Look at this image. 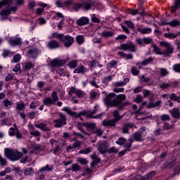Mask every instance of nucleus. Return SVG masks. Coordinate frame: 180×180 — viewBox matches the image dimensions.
Segmentation results:
<instances>
[{
  "instance_id": "f257e3e1",
  "label": "nucleus",
  "mask_w": 180,
  "mask_h": 180,
  "mask_svg": "<svg viewBox=\"0 0 180 180\" xmlns=\"http://www.w3.org/2000/svg\"><path fill=\"white\" fill-rule=\"evenodd\" d=\"M98 109L99 108L98 107V105H96L94 106L93 110L83 111L79 113L71 110L69 107H64L63 108V110H64V112H66V113H68V115H70V116H71L72 117H75V119H77V117H79L80 120H84L82 117H81V116H86V117H89V119H101L102 116H103V113L94 116V115L96 114V112H98Z\"/></svg>"
},
{
  "instance_id": "f03ea898",
  "label": "nucleus",
  "mask_w": 180,
  "mask_h": 180,
  "mask_svg": "<svg viewBox=\"0 0 180 180\" xmlns=\"http://www.w3.org/2000/svg\"><path fill=\"white\" fill-rule=\"evenodd\" d=\"M123 101H126V95L120 94L116 96L115 93L106 94L103 98V102L108 108H117V105Z\"/></svg>"
},
{
  "instance_id": "7ed1b4c3",
  "label": "nucleus",
  "mask_w": 180,
  "mask_h": 180,
  "mask_svg": "<svg viewBox=\"0 0 180 180\" xmlns=\"http://www.w3.org/2000/svg\"><path fill=\"white\" fill-rule=\"evenodd\" d=\"M4 154L11 161H18L20 160L22 157H23V153L22 152H19L17 150H13L11 148H6L4 150Z\"/></svg>"
},
{
  "instance_id": "20e7f679",
  "label": "nucleus",
  "mask_w": 180,
  "mask_h": 180,
  "mask_svg": "<svg viewBox=\"0 0 180 180\" xmlns=\"http://www.w3.org/2000/svg\"><path fill=\"white\" fill-rule=\"evenodd\" d=\"M160 47H165L166 50L163 52V56L165 57H169L170 54L174 53V46L168 41H159Z\"/></svg>"
},
{
  "instance_id": "39448f33",
  "label": "nucleus",
  "mask_w": 180,
  "mask_h": 180,
  "mask_svg": "<svg viewBox=\"0 0 180 180\" xmlns=\"http://www.w3.org/2000/svg\"><path fill=\"white\" fill-rule=\"evenodd\" d=\"M59 41L63 44V45L65 47V49H69L71 47L72 44H74V37L62 34V36L60 38Z\"/></svg>"
},
{
  "instance_id": "423d86ee",
  "label": "nucleus",
  "mask_w": 180,
  "mask_h": 180,
  "mask_svg": "<svg viewBox=\"0 0 180 180\" xmlns=\"http://www.w3.org/2000/svg\"><path fill=\"white\" fill-rule=\"evenodd\" d=\"M51 96V98L48 97L43 101V103L46 106H51V105H56V102L58 101L57 91H53Z\"/></svg>"
},
{
  "instance_id": "0eeeda50",
  "label": "nucleus",
  "mask_w": 180,
  "mask_h": 180,
  "mask_svg": "<svg viewBox=\"0 0 180 180\" xmlns=\"http://www.w3.org/2000/svg\"><path fill=\"white\" fill-rule=\"evenodd\" d=\"M59 119H56L53 120L54 127L60 129L63 127V126H65L67 124V117L64 115L62 112H59Z\"/></svg>"
},
{
  "instance_id": "6e6552de",
  "label": "nucleus",
  "mask_w": 180,
  "mask_h": 180,
  "mask_svg": "<svg viewBox=\"0 0 180 180\" xmlns=\"http://www.w3.org/2000/svg\"><path fill=\"white\" fill-rule=\"evenodd\" d=\"M118 50H123L124 51H131V53H136L137 51V46H136L133 42L129 41L128 44H122L118 46Z\"/></svg>"
},
{
  "instance_id": "1a4fd4ad",
  "label": "nucleus",
  "mask_w": 180,
  "mask_h": 180,
  "mask_svg": "<svg viewBox=\"0 0 180 180\" xmlns=\"http://www.w3.org/2000/svg\"><path fill=\"white\" fill-rule=\"evenodd\" d=\"M146 127H142L138 132H136L133 134V139L135 141H143L144 139L143 137H146L147 136V132H146Z\"/></svg>"
},
{
  "instance_id": "9d476101",
  "label": "nucleus",
  "mask_w": 180,
  "mask_h": 180,
  "mask_svg": "<svg viewBox=\"0 0 180 180\" xmlns=\"http://www.w3.org/2000/svg\"><path fill=\"white\" fill-rule=\"evenodd\" d=\"M75 94L77 98H84L85 96V92L81 89H78L74 86H71L68 91V95L72 96Z\"/></svg>"
},
{
  "instance_id": "9b49d317",
  "label": "nucleus",
  "mask_w": 180,
  "mask_h": 180,
  "mask_svg": "<svg viewBox=\"0 0 180 180\" xmlns=\"http://www.w3.org/2000/svg\"><path fill=\"white\" fill-rule=\"evenodd\" d=\"M96 2L94 1H86L82 3V9L84 11H89V9H92V6H96Z\"/></svg>"
},
{
  "instance_id": "f8f14e48",
  "label": "nucleus",
  "mask_w": 180,
  "mask_h": 180,
  "mask_svg": "<svg viewBox=\"0 0 180 180\" xmlns=\"http://www.w3.org/2000/svg\"><path fill=\"white\" fill-rule=\"evenodd\" d=\"M67 60L65 59L60 60V59H53L50 61V67H63L65 65Z\"/></svg>"
},
{
  "instance_id": "ddd939ff",
  "label": "nucleus",
  "mask_w": 180,
  "mask_h": 180,
  "mask_svg": "<svg viewBox=\"0 0 180 180\" xmlns=\"http://www.w3.org/2000/svg\"><path fill=\"white\" fill-rule=\"evenodd\" d=\"M80 124L84 127H86L87 131H89L90 133H94L95 129H96V123L95 122H82Z\"/></svg>"
},
{
  "instance_id": "4468645a",
  "label": "nucleus",
  "mask_w": 180,
  "mask_h": 180,
  "mask_svg": "<svg viewBox=\"0 0 180 180\" xmlns=\"http://www.w3.org/2000/svg\"><path fill=\"white\" fill-rule=\"evenodd\" d=\"M136 44L139 46H146V44H150L153 42V38L151 37H144L143 39L138 38L136 39Z\"/></svg>"
},
{
  "instance_id": "2eb2a0df",
  "label": "nucleus",
  "mask_w": 180,
  "mask_h": 180,
  "mask_svg": "<svg viewBox=\"0 0 180 180\" xmlns=\"http://www.w3.org/2000/svg\"><path fill=\"white\" fill-rule=\"evenodd\" d=\"M46 47L50 50H56L61 47V44L57 40L52 39L48 42Z\"/></svg>"
},
{
  "instance_id": "dca6fc26",
  "label": "nucleus",
  "mask_w": 180,
  "mask_h": 180,
  "mask_svg": "<svg viewBox=\"0 0 180 180\" xmlns=\"http://www.w3.org/2000/svg\"><path fill=\"white\" fill-rule=\"evenodd\" d=\"M117 122L114 120H104L102 122V126H104V127H108L110 129H112V127H116V124Z\"/></svg>"
},
{
  "instance_id": "f3484780",
  "label": "nucleus",
  "mask_w": 180,
  "mask_h": 180,
  "mask_svg": "<svg viewBox=\"0 0 180 180\" xmlns=\"http://www.w3.org/2000/svg\"><path fill=\"white\" fill-rule=\"evenodd\" d=\"M108 142L104 141L99 143L98 150L101 154H106L108 153Z\"/></svg>"
},
{
  "instance_id": "a211bd4d",
  "label": "nucleus",
  "mask_w": 180,
  "mask_h": 180,
  "mask_svg": "<svg viewBox=\"0 0 180 180\" xmlns=\"http://www.w3.org/2000/svg\"><path fill=\"white\" fill-rule=\"evenodd\" d=\"M8 43L12 47H15V46H22V39L20 37L11 39H9Z\"/></svg>"
},
{
  "instance_id": "6ab92c4d",
  "label": "nucleus",
  "mask_w": 180,
  "mask_h": 180,
  "mask_svg": "<svg viewBox=\"0 0 180 180\" xmlns=\"http://www.w3.org/2000/svg\"><path fill=\"white\" fill-rule=\"evenodd\" d=\"M170 115H172V117L174 119L179 120L180 118V110L179 108H174L169 111Z\"/></svg>"
},
{
  "instance_id": "aec40b11",
  "label": "nucleus",
  "mask_w": 180,
  "mask_h": 180,
  "mask_svg": "<svg viewBox=\"0 0 180 180\" xmlns=\"http://www.w3.org/2000/svg\"><path fill=\"white\" fill-rule=\"evenodd\" d=\"M2 105L4 106L5 109H11L13 106V101L6 98L2 101Z\"/></svg>"
},
{
  "instance_id": "412c9836",
  "label": "nucleus",
  "mask_w": 180,
  "mask_h": 180,
  "mask_svg": "<svg viewBox=\"0 0 180 180\" xmlns=\"http://www.w3.org/2000/svg\"><path fill=\"white\" fill-rule=\"evenodd\" d=\"M35 127H37V129H40V130H42V131H51V129L47 126V124L45 123H39V124H35Z\"/></svg>"
},
{
  "instance_id": "4be33fe9",
  "label": "nucleus",
  "mask_w": 180,
  "mask_h": 180,
  "mask_svg": "<svg viewBox=\"0 0 180 180\" xmlns=\"http://www.w3.org/2000/svg\"><path fill=\"white\" fill-rule=\"evenodd\" d=\"M27 54L32 58H36L39 56V49L36 48H32L28 50Z\"/></svg>"
},
{
  "instance_id": "5701e85b",
  "label": "nucleus",
  "mask_w": 180,
  "mask_h": 180,
  "mask_svg": "<svg viewBox=\"0 0 180 180\" xmlns=\"http://www.w3.org/2000/svg\"><path fill=\"white\" fill-rule=\"evenodd\" d=\"M9 15H11V11H9L8 9H3L1 12H0V16H1V20H8V16H9Z\"/></svg>"
},
{
  "instance_id": "b1692460",
  "label": "nucleus",
  "mask_w": 180,
  "mask_h": 180,
  "mask_svg": "<svg viewBox=\"0 0 180 180\" xmlns=\"http://www.w3.org/2000/svg\"><path fill=\"white\" fill-rule=\"evenodd\" d=\"M133 127H134V124L133 123L124 124L122 127V133H124V134L129 133V129H133Z\"/></svg>"
},
{
  "instance_id": "393cba45",
  "label": "nucleus",
  "mask_w": 180,
  "mask_h": 180,
  "mask_svg": "<svg viewBox=\"0 0 180 180\" xmlns=\"http://www.w3.org/2000/svg\"><path fill=\"white\" fill-rule=\"evenodd\" d=\"M84 72H88V68L83 65L77 67L74 70V74H84Z\"/></svg>"
},
{
  "instance_id": "a878e982",
  "label": "nucleus",
  "mask_w": 180,
  "mask_h": 180,
  "mask_svg": "<svg viewBox=\"0 0 180 180\" xmlns=\"http://www.w3.org/2000/svg\"><path fill=\"white\" fill-rule=\"evenodd\" d=\"M89 22V19H88V18L82 17L77 20L76 23L78 26H84V25L88 24Z\"/></svg>"
},
{
  "instance_id": "bb28decb",
  "label": "nucleus",
  "mask_w": 180,
  "mask_h": 180,
  "mask_svg": "<svg viewBox=\"0 0 180 180\" xmlns=\"http://www.w3.org/2000/svg\"><path fill=\"white\" fill-rule=\"evenodd\" d=\"M129 13L133 15L139 14L143 16V15H144V8L140 7L138 10L129 9Z\"/></svg>"
},
{
  "instance_id": "cd10ccee",
  "label": "nucleus",
  "mask_w": 180,
  "mask_h": 180,
  "mask_svg": "<svg viewBox=\"0 0 180 180\" xmlns=\"http://www.w3.org/2000/svg\"><path fill=\"white\" fill-rule=\"evenodd\" d=\"M112 116L114 117V120L117 123L119 122L121 119H123V115H120L119 113V110H115L112 112Z\"/></svg>"
},
{
  "instance_id": "c85d7f7f",
  "label": "nucleus",
  "mask_w": 180,
  "mask_h": 180,
  "mask_svg": "<svg viewBox=\"0 0 180 180\" xmlns=\"http://www.w3.org/2000/svg\"><path fill=\"white\" fill-rule=\"evenodd\" d=\"M180 7V0H176L174 2V5L171 6V12L172 13H175L176 10L179 9Z\"/></svg>"
},
{
  "instance_id": "c756f323",
  "label": "nucleus",
  "mask_w": 180,
  "mask_h": 180,
  "mask_svg": "<svg viewBox=\"0 0 180 180\" xmlns=\"http://www.w3.org/2000/svg\"><path fill=\"white\" fill-rule=\"evenodd\" d=\"M15 109L19 112H20V110H25V109H26V104H25L23 101H20V102L16 103Z\"/></svg>"
},
{
  "instance_id": "7c9ffc66",
  "label": "nucleus",
  "mask_w": 180,
  "mask_h": 180,
  "mask_svg": "<svg viewBox=\"0 0 180 180\" xmlns=\"http://www.w3.org/2000/svg\"><path fill=\"white\" fill-rule=\"evenodd\" d=\"M178 36H180V32H178L176 34H174V33H171V32L164 34V37H165L166 39H176L178 37Z\"/></svg>"
},
{
  "instance_id": "2f4dec72",
  "label": "nucleus",
  "mask_w": 180,
  "mask_h": 180,
  "mask_svg": "<svg viewBox=\"0 0 180 180\" xmlns=\"http://www.w3.org/2000/svg\"><path fill=\"white\" fill-rule=\"evenodd\" d=\"M137 30L142 34H148L151 33V32H153V30H151V28L139 27V28H137Z\"/></svg>"
},
{
  "instance_id": "473e14b6",
  "label": "nucleus",
  "mask_w": 180,
  "mask_h": 180,
  "mask_svg": "<svg viewBox=\"0 0 180 180\" xmlns=\"http://www.w3.org/2000/svg\"><path fill=\"white\" fill-rule=\"evenodd\" d=\"M153 51L159 56H164V52L161 51V48L158 47L155 44L153 45Z\"/></svg>"
},
{
  "instance_id": "72a5a7b5",
  "label": "nucleus",
  "mask_w": 180,
  "mask_h": 180,
  "mask_svg": "<svg viewBox=\"0 0 180 180\" xmlns=\"http://www.w3.org/2000/svg\"><path fill=\"white\" fill-rule=\"evenodd\" d=\"M127 141L128 142L124 143V147L126 151H131L130 148H131V144H133V139H129Z\"/></svg>"
},
{
  "instance_id": "f704fd0d",
  "label": "nucleus",
  "mask_w": 180,
  "mask_h": 180,
  "mask_svg": "<svg viewBox=\"0 0 180 180\" xmlns=\"http://www.w3.org/2000/svg\"><path fill=\"white\" fill-rule=\"evenodd\" d=\"M115 34V31H103L101 33L102 37H112Z\"/></svg>"
},
{
  "instance_id": "c9c22d12",
  "label": "nucleus",
  "mask_w": 180,
  "mask_h": 180,
  "mask_svg": "<svg viewBox=\"0 0 180 180\" xmlns=\"http://www.w3.org/2000/svg\"><path fill=\"white\" fill-rule=\"evenodd\" d=\"M128 105H131V103H130L129 101H125L123 103L121 102L117 105V107L119 110H123V109H124V106H128Z\"/></svg>"
},
{
  "instance_id": "e433bc0d",
  "label": "nucleus",
  "mask_w": 180,
  "mask_h": 180,
  "mask_svg": "<svg viewBox=\"0 0 180 180\" xmlns=\"http://www.w3.org/2000/svg\"><path fill=\"white\" fill-rule=\"evenodd\" d=\"M169 26H171L172 27H176V26H180V21L177 19H174L169 22Z\"/></svg>"
},
{
  "instance_id": "4c0bfd02",
  "label": "nucleus",
  "mask_w": 180,
  "mask_h": 180,
  "mask_svg": "<svg viewBox=\"0 0 180 180\" xmlns=\"http://www.w3.org/2000/svg\"><path fill=\"white\" fill-rule=\"evenodd\" d=\"M72 9H74L75 12H78L79 10L82 9V3H73Z\"/></svg>"
},
{
  "instance_id": "58836bf2",
  "label": "nucleus",
  "mask_w": 180,
  "mask_h": 180,
  "mask_svg": "<svg viewBox=\"0 0 180 180\" xmlns=\"http://www.w3.org/2000/svg\"><path fill=\"white\" fill-rule=\"evenodd\" d=\"M82 122L78 123L77 124V129L78 130H79V131H81V133H82L83 134H84L85 136H91V134L87 133L86 131H85V129H84V127H82V124H81Z\"/></svg>"
},
{
  "instance_id": "ea45409f",
  "label": "nucleus",
  "mask_w": 180,
  "mask_h": 180,
  "mask_svg": "<svg viewBox=\"0 0 180 180\" xmlns=\"http://www.w3.org/2000/svg\"><path fill=\"white\" fill-rule=\"evenodd\" d=\"M176 164V161L173 160L170 162L164 163L165 168H174Z\"/></svg>"
},
{
  "instance_id": "a19ab883",
  "label": "nucleus",
  "mask_w": 180,
  "mask_h": 180,
  "mask_svg": "<svg viewBox=\"0 0 180 180\" xmlns=\"http://www.w3.org/2000/svg\"><path fill=\"white\" fill-rule=\"evenodd\" d=\"M155 171H151L146 175L143 176V179L148 180L150 179V178H153V176H155Z\"/></svg>"
},
{
  "instance_id": "79ce46f5",
  "label": "nucleus",
  "mask_w": 180,
  "mask_h": 180,
  "mask_svg": "<svg viewBox=\"0 0 180 180\" xmlns=\"http://www.w3.org/2000/svg\"><path fill=\"white\" fill-rule=\"evenodd\" d=\"M174 127H175V124H169L168 122H165L163 124V129H165V130H171V129H174Z\"/></svg>"
},
{
  "instance_id": "37998d69",
  "label": "nucleus",
  "mask_w": 180,
  "mask_h": 180,
  "mask_svg": "<svg viewBox=\"0 0 180 180\" xmlns=\"http://www.w3.org/2000/svg\"><path fill=\"white\" fill-rule=\"evenodd\" d=\"M170 101H174L176 102H178V103H180V96H177L175 93H172L170 96Z\"/></svg>"
},
{
  "instance_id": "c03bdc74",
  "label": "nucleus",
  "mask_w": 180,
  "mask_h": 180,
  "mask_svg": "<svg viewBox=\"0 0 180 180\" xmlns=\"http://www.w3.org/2000/svg\"><path fill=\"white\" fill-rule=\"evenodd\" d=\"M12 2H13V0H2L0 1V9L2 8V6H4V5H12Z\"/></svg>"
},
{
  "instance_id": "a18cd8bd",
  "label": "nucleus",
  "mask_w": 180,
  "mask_h": 180,
  "mask_svg": "<svg viewBox=\"0 0 180 180\" xmlns=\"http://www.w3.org/2000/svg\"><path fill=\"white\" fill-rule=\"evenodd\" d=\"M76 41L77 44H82L85 41V38L83 35H77L76 37Z\"/></svg>"
},
{
  "instance_id": "49530a36",
  "label": "nucleus",
  "mask_w": 180,
  "mask_h": 180,
  "mask_svg": "<svg viewBox=\"0 0 180 180\" xmlns=\"http://www.w3.org/2000/svg\"><path fill=\"white\" fill-rule=\"evenodd\" d=\"M153 57H150L148 59H144L141 64V65H148V64L153 63Z\"/></svg>"
},
{
  "instance_id": "de8ad7c7",
  "label": "nucleus",
  "mask_w": 180,
  "mask_h": 180,
  "mask_svg": "<svg viewBox=\"0 0 180 180\" xmlns=\"http://www.w3.org/2000/svg\"><path fill=\"white\" fill-rule=\"evenodd\" d=\"M72 172H77V171H81L82 168L81 167L80 165H78V164H73L72 165V168H71Z\"/></svg>"
},
{
  "instance_id": "09e8293b",
  "label": "nucleus",
  "mask_w": 180,
  "mask_h": 180,
  "mask_svg": "<svg viewBox=\"0 0 180 180\" xmlns=\"http://www.w3.org/2000/svg\"><path fill=\"white\" fill-rule=\"evenodd\" d=\"M24 175H26L27 176H32V175H33V168L29 167L26 169L24 172Z\"/></svg>"
},
{
  "instance_id": "8fccbe9b",
  "label": "nucleus",
  "mask_w": 180,
  "mask_h": 180,
  "mask_svg": "<svg viewBox=\"0 0 180 180\" xmlns=\"http://www.w3.org/2000/svg\"><path fill=\"white\" fill-rule=\"evenodd\" d=\"M77 64H78V60H74L69 63L68 66L70 67V68H77V67L78 66Z\"/></svg>"
},
{
  "instance_id": "3c124183",
  "label": "nucleus",
  "mask_w": 180,
  "mask_h": 180,
  "mask_svg": "<svg viewBox=\"0 0 180 180\" xmlns=\"http://www.w3.org/2000/svg\"><path fill=\"white\" fill-rule=\"evenodd\" d=\"M160 120L162 122H169L171 120V117L169 115L164 114L160 116Z\"/></svg>"
},
{
  "instance_id": "603ef678",
  "label": "nucleus",
  "mask_w": 180,
  "mask_h": 180,
  "mask_svg": "<svg viewBox=\"0 0 180 180\" xmlns=\"http://www.w3.org/2000/svg\"><path fill=\"white\" fill-rule=\"evenodd\" d=\"M0 165L1 167H5L8 165V161L6 160V159L4 158L1 155H0Z\"/></svg>"
},
{
  "instance_id": "864d4df0",
  "label": "nucleus",
  "mask_w": 180,
  "mask_h": 180,
  "mask_svg": "<svg viewBox=\"0 0 180 180\" xmlns=\"http://www.w3.org/2000/svg\"><path fill=\"white\" fill-rule=\"evenodd\" d=\"M33 67H34V65L33 63H32L31 62H28V63H25V70H27V71H30V70H32V68H33Z\"/></svg>"
},
{
  "instance_id": "5fc2aeb1",
  "label": "nucleus",
  "mask_w": 180,
  "mask_h": 180,
  "mask_svg": "<svg viewBox=\"0 0 180 180\" xmlns=\"http://www.w3.org/2000/svg\"><path fill=\"white\" fill-rule=\"evenodd\" d=\"M91 150H92V148L82 149L79 151V154H89V153H91Z\"/></svg>"
},
{
  "instance_id": "6e6d98bb",
  "label": "nucleus",
  "mask_w": 180,
  "mask_h": 180,
  "mask_svg": "<svg viewBox=\"0 0 180 180\" xmlns=\"http://www.w3.org/2000/svg\"><path fill=\"white\" fill-rule=\"evenodd\" d=\"M126 143V139L123 137H120L118 139V140L116 141V144H118L119 146H124V144Z\"/></svg>"
},
{
  "instance_id": "4d7b16f0",
  "label": "nucleus",
  "mask_w": 180,
  "mask_h": 180,
  "mask_svg": "<svg viewBox=\"0 0 180 180\" xmlns=\"http://www.w3.org/2000/svg\"><path fill=\"white\" fill-rule=\"evenodd\" d=\"M51 169H53V167H50L49 165H46L45 167L39 169V172H44L46 171L50 172Z\"/></svg>"
},
{
  "instance_id": "13d9d810",
  "label": "nucleus",
  "mask_w": 180,
  "mask_h": 180,
  "mask_svg": "<svg viewBox=\"0 0 180 180\" xmlns=\"http://www.w3.org/2000/svg\"><path fill=\"white\" fill-rule=\"evenodd\" d=\"M101 162V158H98L93 160V162L91 163V167H94L96 165H98Z\"/></svg>"
},
{
  "instance_id": "bf43d9fd",
  "label": "nucleus",
  "mask_w": 180,
  "mask_h": 180,
  "mask_svg": "<svg viewBox=\"0 0 180 180\" xmlns=\"http://www.w3.org/2000/svg\"><path fill=\"white\" fill-rule=\"evenodd\" d=\"M77 161L79 162V164H82V165H86L88 164V160L84 158H77Z\"/></svg>"
},
{
  "instance_id": "052dcab7",
  "label": "nucleus",
  "mask_w": 180,
  "mask_h": 180,
  "mask_svg": "<svg viewBox=\"0 0 180 180\" xmlns=\"http://www.w3.org/2000/svg\"><path fill=\"white\" fill-rule=\"evenodd\" d=\"M132 75H139L140 74V70H137V68L133 66L131 70Z\"/></svg>"
},
{
  "instance_id": "680f3d73",
  "label": "nucleus",
  "mask_w": 180,
  "mask_h": 180,
  "mask_svg": "<svg viewBox=\"0 0 180 180\" xmlns=\"http://www.w3.org/2000/svg\"><path fill=\"white\" fill-rule=\"evenodd\" d=\"M92 134H96L98 137H101L103 134V131L101 129H97L96 131H93Z\"/></svg>"
},
{
  "instance_id": "e2e57ef3",
  "label": "nucleus",
  "mask_w": 180,
  "mask_h": 180,
  "mask_svg": "<svg viewBox=\"0 0 180 180\" xmlns=\"http://www.w3.org/2000/svg\"><path fill=\"white\" fill-rule=\"evenodd\" d=\"M98 95L99 94L96 91H91L90 92V98H91V99H96V98H98Z\"/></svg>"
},
{
  "instance_id": "0e129e2a",
  "label": "nucleus",
  "mask_w": 180,
  "mask_h": 180,
  "mask_svg": "<svg viewBox=\"0 0 180 180\" xmlns=\"http://www.w3.org/2000/svg\"><path fill=\"white\" fill-rule=\"evenodd\" d=\"M134 102H136V103H140L143 101V97L141 95L138 94L136 97L134 99Z\"/></svg>"
},
{
  "instance_id": "69168bd1",
  "label": "nucleus",
  "mask_w": 180,
  "mask_h": 180,
  "mask_svg": "<svg viewBox=\"0 0 180 180\" xmlns=\"http://www.w3.org/2000/svg\"><path fill=\"white\" fill-rule=\"evenodd\" d=\"M160 71L162 77H165V75H168V74H169L168 70H167V69H165V68H160Z\"/></svg>"
},
{
  "instance_id": "338daca9",
  "label": "nucleus",
  "mask_w": 180,
  "mask_h": 180,
  "mask_svg": "<svg viewBox=\"0 0 180 180\" xmlns=\"http://www.w3.org/2000/svg\"><path fill=\"white\" fill-rule=\"evenodd\" d=\"M173 70L174 71V72H178L179 74H180V64H175L173 66Z\"/></svg>"
},
{
  "instance_id": "774afa93",
  "label": "nucleus",
  "mask_w": 180,
  "mask_h": 180,
  "mask_svg": "<svg viewBox=\"0 0 180 180\" xmlns=\"http://www.w3.org/2000/svg\"><path fill=\"white\" fill-rule=\"evenodd\" d=\"M131 180H145L144 176H141L140 174L136 175Z\"/></svg>"
}]
</instances>
